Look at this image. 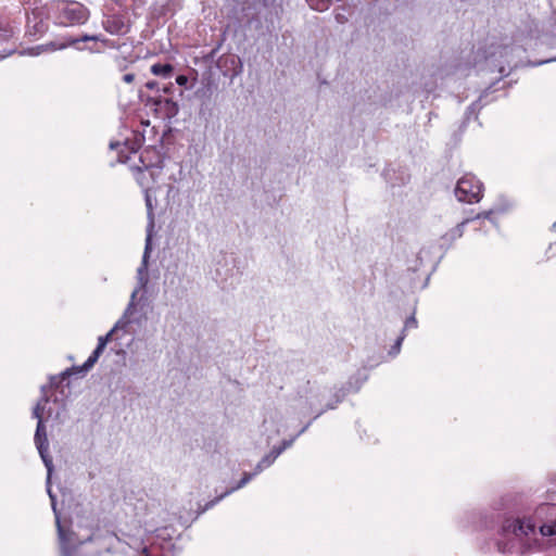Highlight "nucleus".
Returning a JSON list of instances; mask_svg holds the SVG:
<instances>
[{"label": "nucleus", "instance_id": "1", "mask_svg": "<svg viewBox=\"0 0 556 556\" xmlns=\"http://www.w3.org/2000/svg\"><path fill=\"white\" fill-rule=\"evenodd\" d=\"M17 37H0V60L17 52L20 55L37 56L42 53L54 52L66 47H74L76 50H89L90 52H102L111 47L108 39L101 37H75L68 41H50L49 43L37 45L17 50L15 39Z\"/></svg>", "mask_w": 556, "mask_h": 556}, {"label": "nucleus", "instance_id": "2", "mask_svg": "<svg viewBox=\"0 0 556 556\" xmlns=\"http://www.w3.org/2000/svg\"><path fill=\"white\" fill-rule=\"evenodd\" d=\"M48 402H49L48 397L46 395H42L40 397V400L38 401V403L36 404V406L34 407L33 416L37 419V428H36V432H35V444H36L39 455L48 470L47 483L50 484V478H51V473L53 470V464H52V458L48 453L49 442H48V438H47L46 427L43 425V410H45V406ZM47 491H48L49 497L52 502V509L55 515V521H56L59 538H60V541L62 544L63 556H72L70 548L65 545L67 538H66L65 531L63 530V528L61 526L60 515L58 514V510H56L55 495L52 493L50 485H48Z\"/></svg>", "mask_w": 556, "mask_h": 556}, {"label": "nucleus", "instance_id": "3", "mask_svg": "<svg viewBox=\"0 0 556 556\" xmlns=\"http://www.w3.org/2000/svg\"><path fill=\"white\" fill-rule=\"evenodd\" d=\"M455 195L460 202L478 203L483 197V185L476 176L467 174L457 181Z\"/></svg>", "mask_w": 556, "mask_h": 556}, {"label": "nucleus", "instance_id": "4", "mask_svg": "<svg viewBox=\"0 0 556 556\" xmlns=\"http://www.w3.org/2000/svg\"><path fill=\"white\" fill-rule=\"evenodd\" d=\"M116 328L117 325L113 329H111V331H109L105 336L99 337L97 348L80 367H73L71 369H66L62 374V376L65 377L76 372H87L96 364V362L102 354L103 350L105 349L108 342L111 339V336L113 334Z\"/></svg>", "mask_w": 556, "mask_h": 556}, {"label": "nucleus", "instance_id": "5", "mask_svg": "<svg viewBox=\"0 0 556 556\" xmlns=\"http://www.w3.org/2000/svg\"><path fill=\"white\" fill-rule=\"evenodd\" d=\"M104 29L111 35H125L129 31V25L122 14H108L102 21Z\"/></svg>", "mask_w": 556, "mask_h": 556}, {"label": "nucleus", "instance_id": "6", "mask_svg": "<svg viewBox=\"0 0 556 556\" xmlns=\"http://www.w3.org/2000/svg\"><path fill=\"white\" fill-rule=\"evenodd\" d=\"M281 452H282V448H279L277 451H273L269 455H266L265 457H263V459L257 464L255 472L254 473H244V476L242 477L240 482L237 484L236 488H232L231 491L240 489L243 485H245L252 479V477L254 475H256L257 472L262 471L264 468L271 465V463L279 456V454Z\"/></svg>", "mask_w": 556, "mask_h": 556}, {"label": "nucleus", "instance_id": "7", "mask_svg": "<svg viewBox=\"0 0 556 556\" xmlns=\"http://www.w3.org/2000/svg\"><path fill=\"white\" fill-rule=\"evenodd\" d=\"M64 15L73 24H81L88 17L87 9L79 3H72L64 10Z\"/></svg>", "mask_w": 556, "mask_h": 556}, {"label": "nucleus", "instance_id": "8", "mask_svg": "<svg viewBox=\"0 0 556 556\" xmlns=\"http://www.w3.org/2000/svg\"><path fill=\"white\" fill-rule=\"evenodd\" d=\"M505 530H509L516 535H528L533 533L535 530V523L531 519H516L505 527Z\"/></svg>", "mask_w": 556, "mask_h": 556}, {"label": "nucleus", "instance_id": "9", "mask_svg": "<svg viewBox=\"0 0 556 556\" xmlns=\"http://www.w3.org/2000/svg\"><path fill=\"white\" fill-rule=\"evenodd\" d=\"M150 71L155 76L168 78L170 77L174 67L168 63H155L151 66Z\"/></svg>", "mask_w": 556, "mask_h": 556}, {"label": "nucleus", "instance_id": "10", "mask_svg": "<svg viewBox=\"0 0 556 556\" xmlns=\"http://www.w3.org/2000/svg\"><path fill=\"white\" fill-rule=\"evenodd\" d=\"M150 245H151V236L148 235L147 242H146V249H144V253H143V257H142V264L138 268V275H139L141 288H144L146 283H147V281L143 280L142 275L147 271V267H148L147 260L149 257Z\"/></svg>", "mask_w": 556, "mask_h": 556}, {"label": "nucleus", "instance_id": "11", "mask_svg": "<svg viewBox=\"0 0 556 556\" xmlns=\"http://www.w3.org/2000/svg\"><path fill=\"white\" fill-rule=\"evenodd\" d=\"M547 40L541 41V47L549 48L552 52L545 60L540 61L538 64L548 63L556 61V37H546Z\"/></svg>", "mask_w": 556, "mask_h": 556}, {"label": "nucleus", "instance_id": "12", "mask_svg": "<svg viewBox=\"0 0 556 556\" xmlns=\"http://www.w3.org/2000/svg\"><path fill=\"white\" fill-rule=\"evenodd\" d=\"M491 214H492V211H488V212H483V213H480L478 214L475 218L472 219H465L464 222H462L457 227L456 229H454L453 233L454 236H457V237H460L463 235V228L466 224H468L470 220H477V219H481V218H490L491 217Z\"/></svg>", "mask_w": 556, "mask_h": 556}, {"label": "nucleus", "instance_id": "13", "mask_svg": "<svg viewBox=\"0 0 556 556\" xmlns=\"http://www.w3.org/2000/svg\"><path fill=\"white\" fill-rule=\"evenodd\" d=\"M306 1L312 9L323 12L329 8L332 0H306Z\"/></svg>", "mask_w": 556, "mask_h": 556}, {"label": "nucleus", "instance_id": "14", "mask_svg": "<svg viewBox=\"0 0 556 556\" xmlns=\"http://www.w3.org/2000/svg\"><path fill=\"white\" fill-rule=\"evenodd\" d=\"M163 104L167 111V115H175L178 112V106L174 101L165 99Z\"/></svg>", "mask_w": 556, "mask_h": 556}, {"label": "nucleus", "instance_id": "15", "mask_svg": "<svg viewBox=\"0 0 556 556\" xmlns=\"http://www.w3.org/2000/svg\"><path fill=\"white\" fill-rule=\"evenodd\" d=\"M540 532L542 535H553L556 534V523L555 525H543L540 527Z\"/></svg>", "mask_w": 556, "mask_h": 556}, {"label": "nucleus", "instance_id": "16", "mask_svg": "<svg viewBox=\"0 0 556 556\" xmlns=\"http://www.w3.org/2000/svg\"><path fill=\"white\" fill-rule=\"evenodd\" d=\"M150 151L149 150H146L143 151L141 154H140V161L142 163V168L146 169V170H149V175L152 177L153 176V172H151L150 169L152 168V165L150 163H147L144 161V154H149Z\"/></svg>", "mask_w": 556, "mask_h": 556}, {"label": "nucleus", "instance_id": "17", "mask_svg": "<svg viewBox=\"0 0 556 556\" xmlns=\"http://www.w3.org/2000/svg\"><path fill=\"white\" fill-rule=\"evenodd\" d=\"M416 327H417V320H416L415 316L412 315L405 321L403 333L405 332L406 329L416 328Z\"/></svg>", "mask_w": 556, "mask_h": 556}, {"label": "nucleus", "instance_id": "18", "mask_svg": "<svg viewBox=\"0 0 556 556\" xmlns=\"http://www.w3.org/2000/svg\"><path fill=\"white\" fill-rule=\"evenodd\" d=\"M144 198H146V204H147V207H148L149 215H151L153 207H152V201H151V197L149 194V189L148 188L144 189Z\"/></svg>", "mask_w": 556, "mask_h": 556}, {"label": "nucleus", "instance_id": "19", "mask_svg": "<svg viewBox=\"0 0 556 556\" xmlns=\"http://www.w3.org/2000/svg\"><path fill=\"white\" fill-rule=\"evenodd\" d=\"M176 83L179 86H186L188 83V77L186 75H178L176 77Z\"/></svg>", "mask_w": 556, "mask_h": 556}, {"label": "nucleus", "instance_id": "20", "mask_svg": "<svg viewBox=\"0 0 556 556\" xmlns=\"http://www.w3.org/2000/svg\"><path fill=\"white\" fill-rule=\"evenodd\" d=\"M138 169H139V175L137 177V180H138V182L141 186H144L146 185V182H144V180H146V173L141 170V167H138Z\"/></svg>", "mask_w": 556, "mask_h": 556}, {"label": "nucleus", "instance_id": "21", "mask_svg": "<svg viewBox=\"0 0 556 556\" xmlns=\"http://www.w3.org/2000/svg\"><path fill=\"white\" fill-rule=\"evenodd\" d=\"M116 2L117 5L119 7H123V8H128V7H131V1L132 0H114Z\"/></svg>", "mask_w": 556, "mask_h": 556}, {"label": "nucleus", "instance_id": "22", "mask_svg": "<svg viewBox=\"0 0 556 556\" xmlns=\"http://www.w3.org/2000/svg\"><path fill=\"white\" fill-rule=\"evenodd\" d=\"M404 337H405V336H404V333H402V336H401V337H399V339L396 340V342H395V344H394V346H393V349H394L396 352H399V351H400V348H401L402 341L404 340Z\"/></svg>", "mask_w": 556, "mask_h": 556}, {"label": "nucleus", "instance_id": "23", "mask_svg": "<svg viewBox=\"0 0 556 556\" xmlns=\"http://www.w3.org/2000/svg\"><path fill=\"white\" fill-rule=\"evenodd\" d=\"M134 79H135V75H134V74H130V73L125 74V75L123 76V80H124L125 83H127V84L132 83V81H134Z\"/></svg>", "mask_w": 556, "mask_h": 556}, {"label": "nucleus", "instance_id": "24", "mask_svg": "<svg viewBox=\"0 0 556 556\" xmlns=\"http://www.w3.org/2000/svg\"><path fill=\"white\" fill-rule=\"evenodd\" d=\"M137 292H138L137 290H135V291L132 292V294H131V302H130V303H129V305H128L127 312H128V311H130V308L134 306V300H135V298H136V295H137Z\"/></svg>", "mask_w": 556, "mask_h": 556}, {"label": "nucleus", "instance_id": "25", "mask_svg": "<svg viewBox=\"0 0 556 556\" xmlns=\"http://www.w3.org/2000/svg\"><path fill=\"white\" fill-rule=\"evenodd\" d=\"M129 159H130V157H129V155H126V156H122V155H121V156H119V162L126 163V162H128V161H129Z\"/></svg>", "mask_w": 556, "mask_h": 556}, {"label": "nucleus", "instance_id": "26", "mask_svg": "<svg viewBox=\"0 0 556 556\" xmlns=\"http://www.w3.org/2000/svg\"><path fill=\"white\" fill-rule=\"evenodd\" d=\"M119 147H122V144H121V143H118V142H116V143H113V142H112V143L110 144V148H111V149H116V148H119Z\"/></svg>", "mask_w": 556, "mask_h": 556}, {"label": "nucleus", "instance_id": "27", "mask_svg": "<svg viewBox=\"0 0 556 556\" xmlns=\"http://www.w3.org/2000/svg\"><path fill=\"white\" fill-rule=\"evenodd\" d=\"M136 152H137V150H135L134 148H131L130 153L136 154Z\"/></svg>", "mask_w": 556, "mask_h": 556}, {"label": "nucleus", "instance_id": "28", "mask_svg": "<svg viewBox=\"0 0 556 556\" xmlns=\"http://www.w3.org/2000/svg\"><path fill=\"white\" fill-rule=\"evenodd\" d=\"M553 230L556 231V223L553 224Z\"/></svg>", "mask_w": 556, "mask_h": 556}, {"label": "nucleus", "instance_id": "29", "mask_svg": "<svg viewBox=\"0 0 556 556\" xmlns=\"http://www.w3.org/2000/svg\"><path fill=\"white\" fill-rule=\"evenodd\" d=\"M263 1H264L265 4L267 3V0H263Z\"/></svg>", "mask_w": 556, "mask_h": 556}]
</instances>
